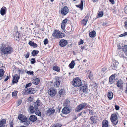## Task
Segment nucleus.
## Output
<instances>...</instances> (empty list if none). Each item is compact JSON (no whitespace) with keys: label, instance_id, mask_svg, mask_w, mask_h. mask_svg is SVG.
Segmentation results:
<instances>
[{"label":"nucleus","instance_id":"1","mask_svg":"<svg viewBox=\"0 0 127 127\" xmlns=\"http://www.w3.org/2000/svg\"><path fill=\"white\" fill-rule=\"evenodd\" d=\"M13 51V49L11 47L6 46L3 43L0 48V53L2 55L3 54L6 55L10 54Z\"/></svg>","mask_w":127,"mask_h":127},{"label":"nucleus","instance_id":"2","mask_svg":"<svg viewBox=\"0 0 127 127\" xmlns=\"http://www.w3.org/2000/svg\"><path fill=\"white\" fill-rule=\"evenodd\" d=\"M32 85V83H29L27 84L25 86L26 89L23 90V92L24 95H28L33 94L35 93L36 90L35 89L32 88H28V87L31 86Z\"/></svg>","mask_w":127,"mask_h":127},{"label":"nucleus","instance_id":"3","mask_svg":"<svg viewBox=\"0 0 127 127\" xmlns=\"http://www.w3.org/2000/svg\"><path fill=\"white\" fill-rule=\"evenodd\" d=\"M52 36L55 38H62L64 37L65 34L57 30H55Z\"/></svg>","mask_w":127,"mask_h":127},{"label":"nucleus","instance_id":"4","mask_svg":"<svg viewBox=\"0 0 127 127\" xmlns=\"http://www.w3.org/2000/svg\"><path fill=\"white\" fill-rule=\"evenodd\" d=\"M117 114L116 113H113L111 115L110 120L113 124L116 125L118 124V121Z\"/></svg>","mask_w":127,"mask_h":127},{"label":"nucleus","instance_id":"5","mask_svg":"<svg viewBox=\"0 0 127 127\" xmlns=\"http://www.w3.org/2000/svg\"><path fill=\"white\" fill-rule=\"evenodd\" d=\"M72 84L74 87H80L82 84L81 80L79 78H75L72 81Z\"/></svg>","mask_w":127,"mask_h":127},{"label":"nucleus","instance_id":"6","mask_svg":"<svg viewBox=\"0 0 127 127\" xmlns=\"http://www.w3.org/2000/svg\"><path fill=\"white\" fill-rule=\"evenodd\" d=\"M87 105V103H85L80 104L75 108V111L76 112H79L83 108H86Z\"/></svg>","mask_w":127,"mask_h":127},{"label":"nucleus","instance_id":"7","mask_svg":"<svg viewBox=\"0 0 127 127\" xmlns=\"http://www.w3.org/2000/svg\"><path fill=\"white\" fill-rule=\"evenodd\" d=\"M80 87V90L85 93H87L88 92V89L87 84H81Z\"/></svg>","mask_w":127,"mask_h":127},{"label":"nucleus","instance_id":"8","mask_svg":"<svg viewBox=\"0 0 127 127\" xmlns=\"http://www.w3.org/2000/svg\"><path fill=\"white\" fill-rule=\"evenodd\" d=\"M69 11V10L67 7V6H65L61 10V12L62 14L65 15Z\"/></svg>","mask_w":127,"mask_h":127},{"label":"nucleus","instance_id":"9","mask_svg":"<svg viewBox=\"0 0 127 127\" xmlns=\"http://www.w3.org/2000/svg\"><path fill=\"white\" fill-rule=\"evenodd\" d=\"M48 91V94L51 96H54L57 93L56 90L53 88L49 89Z\"/></svg>","mask_w":127,"mask_h":127},{"label":"nucleus","instance_id":"10","mask_svg":"<svg viewBox=\"0 0 127 127\" xmlns=\"http://www.w3.org/2000/svg\"><path fill=\"white\" fill-rule=\"evenodd\" d=\"M67 43L68 42L67 40L62 39L59 42V45L61 47H64L65 46Z\"/></svg>","mask_w":127,"mask_h":127},{"label":"nucleus","instance_id":"11","mask_svg":"<svg viewBox=\"0 0 127 127\" xmlns=\"http://www.w3.org/2000/svg\"><path fill=\"white\" fill-rule=\"evenodd\" d=\"M119 63L116 60L113 61L112 62L111 66L112 68L114 70L116 69L117 68Z\"/></svg>","mask_w":127,"mask_h":127},{"label":"nucleus","instance_id":"12","mask_svg":"<svg viewBox=\"0 0 127 127\" xmlns=\"http://www.w3.org/2000/svg\"><path fill=\"white\" fill-rule=\"evenodd\" d=\"M20 78V77L17 74H16L13 78L12 82L13 84H15L18 82V80Z\"/></svg>","mask_w":127,"mask_h":127},{"label":"nucleus","instance_id":"13","mask_svg":"<svg viewBox=\"0 0 127 127\" xmlns=\"http://www.w3.org/2000/svg\"><path fill=\"white\" fill-rule=\"evenodd\" d=\"M115 77L114 75L113 74L109 78V84H111L115 81Z\"/></svg>","mask_w":127,"mask_h":127},{"label":"nucleus","instance_id":"14","mask_svg":"<svg viewBox=\"0 0 127 127\" xmlns=\"http://www.w3.org/2000/svg\"><path fill=\"white\" fill-rule=\"evenodd\" d=\"M70 110L68 107L66 106L63 109L62 112L64 114H67L70 113Z\"/></svg>","mask_w":127,"mask_h":127},{"label":"nucleus","instance_id":"15","mask_svg":"<svg viewBox=\"0 0 127 127\" xmlns=\"http://www.w3.org/2000/svg\"><path fill=\"white\" fill-rule=\"evenodd\" d=\"M55 112V109L53 108H50L46 111V114L49 115L53 114Z\"/></svg>","mask_w":127,"mask_h":127},{"label":"nucleus","instance_id":"16","mask_svg":"<svg viewBox=\"0 0 127 127\" xmlns=\"http://www.w3.org/2000/svg\"><path fill=\"white\" fill-rule=\"evenodd\" d=\"M13 35L14 39H16L17 40L19 41L20 39L19 38L20 35L19 32L17 31L14 33Z\"/></svg>","mask_w":127,"mask_h":127},{"label":"nucleus","instance_id":"17","mask_svg":"<svg viewBox=\"0 0 127 127\" xmlns=\"http://www.w3.org/2000/svg\"><path fill=\"white\" fill-rule=\"evenodd\" d=\"M123 81L121 79L119 80L116 83V85L117 87L120 89H122L123 88Z\"/></svg>","mask_w":127,"mask_h":127},{"label":"nucleus","instance_id":"18","mask_svg":"<svg viewBox=\"0 0 127 127\" xmlns=\"http://www.w3.org/2000/svg\"><path fill=\"white\" fill-rule=\"evenodd\" d=\"M29 119L31 122H33L36 121L37 118L36 116L32 115L30 116Z\"/></svg>","mask_w":127,"mask_h":127},{"label":"nucleus","instance_id":"19","mask_svg":"<svg viewBox=\"0 0 127 127\" xmlns=\"http://www.w3.org/2000/svg\"><path fill=\"white\" fill-rule=\"evenodd\" d=\"M18 119L22 122L24 120H26L27 118L26 116L22 114H20L18 116Z\"/></svg>","mask_w":127,"mask_h":127},{"label":"nucleus","instance_id":"20","mask_svg":"<svg viewBox=\"0 0 127 127\" xmlns=\"http://www.w3.org/2000/svg\"><path fill=\"white\" fill-rule=\"evenodd\" d=\"M40 101L38 100L35 102L33 103V104L32 105L34 106L35 109H38V106L40 105Z\"/></svg>","mask_w":127,"mask_h":127},{"label":"nucleus","instance_id":"21","mask_svg":"<svg viewBox=\"0 0 127 127\" xmlns=\"http://www.w3.org/2000/svg\"><path fill=\"white\" fill-rule=\"evenodd\" d=\"M102 127H108V121L105 119L103 120L101 123Z\"/></svg>","mask_w":127,"mask_h":127},{"label":"nucleus","instance_id":"22","mask_svg":"<svg viewBox=\"0 0 127 127\" xmlns=\"http://www.w3.org/2000/svg\"><path fill=\"white\" fill-rule=\"evenodd\" d=\"M35 111V108L33 105H31L29 107V112L30 113H34Z\"/></svg>","mask_w":127,"mask_h":127},{"label":"nucleus","instance_id":"23","mask_svg":"<svg viewBox=\"0 0 127 127\" xmlns=\"http://www.w3.org/2000/svg\"><path fill=\"white\" fill-rule=\"evenodd\" d=\"M6 8L5 7H2L1 9L0 13L2 15H4L6 12Z\"/></svg>","mask_w":127,"mask_h":127},{"label":"nucleus","instance_id":"24","mask_svg":"<svg viewBox=\"0 0 127 127\" xmlns=\"http://www.w3.org/2000/svg\"><path fill=\"white\" fill-rule=\"evenodd\" d=\"M28 44L30 46H32L34 48H36L37 46V45L36 44L32 41H30Z\"/></svg>","mask_w":127,"mask_h":127},{"label":"nucleus","instance_id":"25","mask_svg":"<svg viewBox=\"0 0 127 127\" xmlns=\"http://www.w3.org/2000/svg\"><path fill=\"white\" fill-rule=\"evenodd\" d=\"M6 123V121L5 119H3L0 121V127H3Z\"/></svg>","mask_w":127,"mask_h":127},{"label":"nucleus","instance_id":"26","mask_svg":"<svg viewBox=\"0 0 127 127\" xmlns=\"http://www.w3.org/2000/svg\"><path fill=\"white\" fill-rule=\"evenodd\" d=\"M113 93L112 92H108L107 96L109 100L112 99L113 97Z\"/></svg>","mask_w":127,"mask_h":127},{"label":"nucleus","instance_id":"27","mask_svg":"<svg viewBox=\"0 0 127 127\" xmlns=\"http://www.w3.org/2000/svg\"><path fill=\"white\" fill-rule=\"evenodd\" d=\"M40 82L39 79L38 78H36L32 80V83L33 84L35 85L38 84Z\"/></svg>","mask_w":127,"mask_h":127},{"label":"nucleus","instance_id":"28","mask_svg":"<svg viewBox=\"0 0 127 127\" xmlns=\"http://www.w3.org/2000/svg\"><path fill=\"white\" fill-rule=\"evenodd\" d=\"M59 79L58 80H56V81H55L54 83V86L55 87H58L60 84V82L59 81Z\"/></svg>","mask_w":127,"mask_h":127},{"label":"nucleus","instance_id":"29","mask_svg":"<svg viewBox=\"0 0 127 127\" xmlns=\"http://www.w3.org/2000/svg\"><path fill=\"white\" fill-rule=\"evenodd\" d=\"M122 49L121 51L124 52V53L125 55L127 56V45H124V47L122 48Z\"/></svg>","mask_w":127,"mask_h":127},{"label":"nucleus","instance_id":"30","mask_svg":"<svg viewBox=\"0 0 127 127\" xmlns=\"http://www.w3.org/2000/svg\"><path fill=\"white\" fill-rule=\"evenodd\" d=\"M76 6L79 7L81 10H82L83 8V0H81L80 4L78 5H76Z\"/></svg>","mask_w":127,"mask_h":127},{"label":"nucleus","instance_id":"31","mask_svg":"<svg viewBox=\"0 0 127 127\" xmlns=\"http://www.w3.org/2000/svg\"><path fill=\"white\" fill-rule=\"evenodd\" d=\"M34 112L36 115L38 116H41V114L40 111L38 109H35Z\"/></svg>","mask_w":127,"mask_h":127},{"label":"nucleus","instance_id":"32","mask_svg":"<svg viewBox=\"0 0 127 127\" xmlns=\"http://www.w3.org/2000/svg\"><path fill=\"white\" fill-rule=\"evenodd\" d=\"M74 62V61H72L69 64L68 66L70 68L72 69L74 68L75 65Z\"/></svg>","mask_w":127,"mask_h":127},{"label":"nucleus","instance_id":"33","mask_svg":"<svg viewBox=\"0 0 127 127\" xmlns=\"http://www.w3.org/2000/svg\"><path fill=\"white\" fill-rule=\"evenodd\" d=\"M95 32L94 31H93L89 33V35L90 37H93L95 35Z\"/></svg>","mask_w":127,"mask_h":127},{"label":"nucleus","instance_id":"34","mask_svg":"<svg viewBox=\"0 0 127 127\" xmlns=\"http://www.w3.org/2000/svg\"><path fill=\"white\" fill-rule=\"evenodd\" d=\"M39 51L38 50H33L32 52V55L33 56L36 55L38 54Z\"/></svg>","mask_w":127,"mask_h":127},{"label":"nucleus","instance_id":"35","mask_svg":"<svg viewBox=\"0 0 127 127\" xmlns=\"http://www.w3.org/2000/svg\"><path fill=\"white\" fill-rule=\"evenodd\" d=\"M22 123H23L24 125L27 126H28L30 123V122L28 120L27 118L26 119V120H24Z\"/></svg>","mask_w":127,"mask_h":127},{"label":"nucleus","instance_id":"36","mask_svg":"<svg viewBox=\"0 0 127 127\" xmlns=\"http://www.w3.org/2000/svg\"><path fill=\"white\" fill-rule=\"evenodd\" d=\"M88 77L91 81H92L94 78L93 75V73L91 71H90V72Z\"/></svg>","mask_w":127,"mask_h":127},{"label":"nucleus","instance_id":"37","mask_svg":"<svg viewBox=\"0 0 127 127\" xmlns=\"http://www.w3.org/2000/svg\"><path fill=\"white\" fill-rule=\"evenodd\" d=\"M88 21V19H83L81 21V24H82L83 26H85L86 25L87 22Z\"/></svg>","mask_w":127,"mask_h":127},{"label":"nucleus","instance_id":"38","mask_svg":"<svg viewBox=\"0 0 127 127\" xmlns=\"http://www.w3.org/2000/svg\"><path fill=\"white\" fill-rule=\"evenodd\" d=\"M53 70L57 72H59L60 70V68L57 65L54 66L53 67Z\"/></svg>","mask_w":127,"mask_h":127},{"label":"nucleus","instance_id":"39","mask_svg":"<svg viewBox=\"0 0 127 127\" xmlns=\"http://www.w3.org/2000/svg\"><path fill=\"white\" fill-rule=\"evenodd\" d=\"M18 91H15L14 92H12V96L13 97H17V94L18 93Z\"/></svg>","mask_w":127,"mask_h":127},{"label":"nucleus","instance_id":"40","mask_svg":"<svg viewBox=\"0 0 127 127\" xmlns=\"http://www.w3.org/2000/svg\"><path fill=\"white\" fill-rule=\"evenodd\" d=\"M118 48L117 49V51L118 52V54L119 55H121V54L120 53L121 51H122V50L121 49L122 47L120 45H118Z\"/></svg>","mask_w":127,"mask_h":127},{"label":"nucleus","instance_id":"41","mask_svg":"<svg viewBox=\"0 0 127 127\" xmlns=\"http://www.w3.org/2000/svg\"><path fill=\"white\" fill-rule=\"evenodd\" d=\"M65 25L64 24L62 23L61 24V27L63 31L66 33V32L65 31Z\"/></svg>","mask_w":127,"mask_h":127},{"label":"nucleus","instance_id":"42","mask_svg":"<svg viewBox=\"0 0 127 127\" xmlns=\"http://www.w3.org/2000/svg\"><path fill=\"white\" fill-rule=\"evenodd\" d=\"M59 95L60 97L62 95H63L64 94V90L63 89H61L60 90L59 92Z\"/></svg>","mask_w":127,"mask_h":127},{"label":"nucleus","instance_id":"43","mask_svg":"<svg viewBox=\"0 0 127 127\" xmlns=\"http://www.w3.org/2000/svg\"><path fill=\"white\" fill-rule=\"evenodd\" d=\"M4 72L2 69H0V77H1L3 76Z\"/></svg>","mask_w":127,"mask_h":127},{"label":"nucleus","instance_id":"44","mask_svg":"<svg viewBox=\"0 0 127 127\" xmlns=\"http://www.w3.org/2000/svg\"><path fill=\"white\" fill-rule=\"evenodd\" d=\"M62 126V125L60 123H58L54 125L52 127H61Z\"/></svg>","mask_w":127,"mask_h":127},{"label":"nucleus","instance_id":"45","mask_svg":"<svg viewBox=\"0 0 127 127\" xmlns=\"http://www.w3.org/2000/svg\"><path fill=\"white\" fill-rule=\"evenodd\" d=\"M70 101H69L67 100L65 101L64 102V105L66 106H69V105Z\"/></svg>","mask_w":127,"mask_h":127},{"label":"nucleus","instance_id":"46","mask_svg":"<svg viewBox=\"0 0 127 127\" xmlns=\"http://www.w3.org/2000/svg\"><path fill=\"white\" fill-rule=\"evenodd\" d=\"M103 12L102 11L99 12L98 14V16L100 17H102L103 15Z\"/></svg>","mask_w":127,"mask_h":127},{"label":"nucleus","instance_id":"47","mask_svg":"<svg viewBox=\"0 0 127 127\" xmlns=\"http://www.w3.org/2000/svg\"><path fill=\"white\" fill-rule=\"evenodd\" d=\"M90 119L93 123H95V119L94 118V116H91L90 118Z\"/></svg>","mask_w":127,"mask_h":127},{"label":"nucleus","instance_id":"48","mask_svg":"<svg viewBox=\"0 0 127 127\" xmlns=\"http://www.w3.org/2000/svg\"><path fill=\"white\" fill-rule=\"evenodd\" d=\"M71 29L69 27H67L66 29V30H65V31L66 32H71Z\"/></svg>","mask_w":127,"mask_h":127},{"label":"nucleus","instance_id":"49","mask_svg":"<svg viewBox=\"0 0 127 127\" xmlns=\"http://www.w3.org/2000/svg\"><path fill=\"white\" fill-rule=\"evenodd\" d=\"M31 60V64H33L36 62L34 58H32Z\"/></svg>","mask_w":127,"mask_h":127},{"label":"nucleus","instance_id":"50","mask_svg":"<svg viewBox=\"0 0 127 127\" xmlns=\"http://www.w3.org/2000/svg\"><path fill=\"white\" fill-rule=\"evenodd\" d=\"M22 100L21 99H20L19 100L17 101V104H18V106H19V105H20L22 103Z\"/></svg>","mask_w":127,"mask_h":127},{"label":"nucleus","instance_id":"51","mask_svg":"<svg viewBox=\"0 0 127 127\" xmlns=\"http://www.w3.org/2000/svg\"><path fill=\"white\" fill-rule=\"evenodd\" d=\"M26 73L29 75H33V71H28Z\"/></svg>","mask_w":127,"mask_h":127},{"label":"nucleus","instance_id":"52","mask_svg":"<svg viewBox=\"0 0 127 127\" xmlns=\"http://www.w3.org/2000/svg\"><path fill=\"white\" fill-rule=\"evenodd\" d=\"M48 40L47 38H45L44 41V45H46L47 44L48 42Z\"/></svg>","mask_w":127,"mask_h":127},{"label":"nucleus","instance_id":"53","mask_svg":"<svg viewBox=\"0 0 127 127\" xmlns=\"http://www.w3.org/2000/svg\"><path fill=\"white\" fill-rule=\"evenodd\" d=\"M30 55V52H27L25 56V57L26 58V59H27L29 57Z\"/></svg>","mask_w":127,"mask_h":127},{"label":"nucleus","instance_id":"54","mask_svg":"<svg viewBox=\"0 0 127 127\" xmlns=\"http://www.w3.org/2000/svg\"><path fill=\"white\" fill-rule=\"evenodd\" d=\"M107 71V69L106 68H103L102 69L101 71L104 73H105Z\"/></svg>","mask_w":127,"mask_h":127},{"label":"nucleus","instance_id":"55","mask_svg":"<svg viewBox=\"0 0 127 127\" xmlns=\"http://www.w3.org/2000/svg\"><path fill=\"white\" fill-rule=\"evenodd\" d=\"M10 127H13V123L12 121H11L9 123Z\"/></svg>","mask_w":127,"mask_h":127},{"label":"nucleus","instance_id":"56","mask_svg":"<svg viewBox=\"0 0 127 127\" xmlns=\"http://www.w3.org/2000/svg\"><path fill=\"white\" fill-rule=\"evenodd\" d=\"M115 108L116 110H118L120 108V107L118 105H115Z\"/></svg>","mask_w":127,"mask_h":127},{"label":"nucleus","instance_id":"57","mask_svg":"<svg viewBox=\"0 0 127 127\" xmlns=\"http://www.w3.org/2000/svg\"><path fill=\"white\" fill-rule=\"evenodd\" d=\"M67 19L66 18L63 21L62 23L65 24L67 22Z\"/></svg>","mask_w":127,"mask_h":127},{"label":"nucleus","instance_id":"58","mask_svg":"<svg viewBox=\"0 0 127 127\" xmlns=\"http://www.w3.org/2000/svg\"><path fill=\"white\" fill-rule=\"evenodd\" d=\"M97 85L96 83L94 82L93 83V84L92 86H93L95 88H97Z\"/></svg>","mask_w":127,"mask_h":127},{"label":"nucleus","instance_id":"59","mask_svg":"<svg viewBox=\"0 0 127 127\" xmlns=\"http://www.w3.org/2000/svg\"><path fill=\"white\" fill-rule=\"evenodd\" d=\"M89 114H90L91 115H93V112L92 110L89 109Z\"/></svg>","mask_w":127,"mask_h":127},{"label":"nucleus","instance_id":"60","mask_svg":"<svg viewBox=\"0 0 127 127\" xmlns=\"http://www.w3.org/2000/svg\"><path fill=\"white\" fill-rule=\"evenodd\" d=\"M84 43L82 39H81L79 43V45L82 44H83Z\"/></svg>","mask_w":127,"mask_h":127},{"label":"nucleus","instance_id":"61","mask_svg":"<svg viewBox=\"0 0 127 127\" xmlns=\"http://www.w3.org/2000/svg\"><path fill=\"white\" fill-rule=\"evenodd\" d=\"M9 78H10V77L8 76H7L6 77V78H5L4 80V82H6V81H7Z\"/></svg>","mask_w":127,"mask_h":127},{"label":"nucleus","instance_id":"62","mask_svg":"<svg viewBox=\"0 0 127 127\" xmlns=\"http://www.w3.org/2000/svg\"><path fill=\"white\" fill-rule=\"evenodd\" d=\"M109 1L113 4L115 3V2L114 0H109Z\"/></svg>","mask_w":127,"mask_h":127},{"label":"nucleus","instance_id":"63","mask_svg":"<svg viewBox=\"0 0 127 127\" xmlns=\"http://www.w3.org/2000/svg\"><path fill=\"white\" fill-rule=\"evenodd\" d=\"M78 117L75 115L73 116V120H75Z\"/></svg>","mask_w":127,"mask_h":127},{"label":"nucleus","instance_id":"64","mask_svg":"<svg viewBox=\"0 0 127 127\" xmlns=\"http://www.w3.org/2000/svg\"><path fill=\"white\" fill-rule=\"evenodd\" d=\"M125 28L127 29V22L126 21L125 23Z\"/></svg>","mask_w":127,"mask_h":127}]
</instances>
